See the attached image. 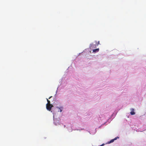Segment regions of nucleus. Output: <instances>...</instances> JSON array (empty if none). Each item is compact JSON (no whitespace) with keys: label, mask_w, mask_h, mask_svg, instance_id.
<instances>
[{"label":"nucleus","mask_w":146,"mask_h":146,"mask_svg":"<svg viewBox=\"0 0 146 146\" xmlns=\"http://www.w3.org/2000/svg\"><path fill=\"white\" fill-rule=\"evenodd\" d=\"M46 108L47 110L50 111H51V108L53 107V106L52 104L46 105Z\"/></svg>","instance_id":"obj_1"},{"label":"nucleus","mask_w":146,"mask_h":146,"mask_svg":"<svg viewBox=\"0 0 146 146\" xmlns=\"http://www.w3.org/2000/svg\"><path fill=\"white\" fill-rule=\"evenodd\" d=\"M131 111L130 112V114L131 115H133L135 114V113L134 112V110L133 109H131Z\"/></svg>","instance_id":"obj_2"},{"label":"nucleus","mask_w":146,"mask_h":146,"mask_svg":"<svg viewBox=\"0 0 146 146\" xmlns=\"http://www.w3.org/2000/svg\"><path fill=\"white\" fill-rule=\"evenodd\" d=\"M99 51V49L97 48L96 49H95L93 50V52H98Z\"/></svg>","instance_id":"obj_3"},{"label":"nucleus","mask_w":146,"mask_h":146,"mask_svg":"<svg viewBox=\"0 0 146 146\" xmlns=\"http://www.w3.org/2000/svg\"><path fill=\"white\" fill-rule=\"evenodd\" d=\"M47 101L48 102L46 104V105H51V104H50V101L48 100L47 99Z\"/></svg>","instance_id":"obj_4"},{"label":"nucleus","mask_w":146,"mask_h":146,"mask_svg":"<svg viewBox=\"0 0 146 146\" xmlns=\"http://www.w3.org/2000/svg\"><path fill=\"white\" fill-rule=\"evenodd\" d=\"M96 46L94 44H90V48H93V46Z\"/></svg>","instance_id":"obj_5"},{"label":"nucleus","mask_w":146,"mask_h":146,"mask_svg":"<svg viewBox=\"0 0 146 146\" xmlns=\"http://www.w3.org/2000/svg\"><path fill=\"white\" fill-rule=\"evenodd\" d=\"M57 108L58 109V112H61L62 111V110L59 108L57 107Z\"/></svg>","instance_id":"obj_6"},{"label":"nucleus","mask_w":146,"mask_h":146,"mask_svg":"<svg viewBox=\"0 0 146 146\" xmlns=\"http://www.w3.org/2000/svg\"><path fill=\"white\" fill-rule=\"evenodd\" d=\"M114 141V139H111L109 142V143H110L113 142Z\"/></svg>","instance_id":"obj_7"},{"label":"nucleus","mask_w":146,"mask_h":146,"mask_svg":"<svg viewBox=\"0 0 146 146\" xmlns=\"http://www.w3.org/2000/svg\"><path fill=\"white\" fill-rule=\"evenodd\" d=\"M119 138V137H115L113 139H114V140H116L117 139V138Z\"/></svg>","instance_id":"obj_8"},{"label":"nucleus","mask_w":146,"mask_h":146,"mask_svg":"<svg viewBox=\"0 0 146 146\" xmlns=\"http://www.w3.org/2000/svg\"><path fill=\"white\" fill-rule=\"evenodd\" d=\"M99 44V41L98 42V44H96V45H98V44Z\"/></svg>","instance_id":"obj_9"},{"label":"nucleus","mask_w":146,"mask_h":146,"mask_svg":"<svg viewBox=\"0 0 146 146\" xmlns=\"http://www.w3.org/2000/svg\"><path fill=\"white\" fill-rule=\"evenodd\" d=\"M52 97V96H50V97L49 98V99H50Z\"/></svg>","instance_id":"obj_10"},{"label":"nucleus","mask_w":146,"mask_h":146,"mask_svg":"<svg viewBox=\"0 0 146 146\" xmlns=\"http://www.w3.org/2000/svg\"><path fill=\"white\" fill-rule=\"evenodd\" d=\"M65 126H66L65 125H64V127H65Z\"/></svg>","instance_id":"obj_11"}]
</instances>
